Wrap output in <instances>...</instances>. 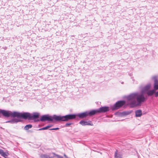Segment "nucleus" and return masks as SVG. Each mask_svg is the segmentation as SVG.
<instances>
[{"instance_id":"f257e3e1","label":"nucleus","mask_w":158,"mask_h":158,"mask_svg":"<svg viewBox=\"0 0 158 158\" xmlns=\"http://www.w3.org/2000/svg\"><path fill=\"white\" fill-rule=\"evenodd\" d=\"M152 79L154 81V89L150 90L152 85L148 84L141 89V92L132 93L126 96L125 98L127 101V103L131 106L134 107L139 106L141 103L144 101L145 98L144 94L147 93L148 95L151 96L155 93L156 90H158V80L156 76L152 77Z\"/></svg>"},{"instance_id":"f03ea898","label":"nucleus","mask_w":158,"mask_h":158,"mask_svg":"<svg viewBox=\"0 0 158 158\" xmlns=\"http://www.w3.org/2000/svg\"><path fill=\"white\" fill-rule=\"evenodd\" d=\"M76 118V115L74 114H69L64 116L53 115L52 116V122L54 120L56 121H65L70 119H73Z\"/></svg>"},{"instance_id":"7ed1b4c3","label":"nucleus","mask_w":158,"mask_h":158,"mask_svg":"<svg viewBox=\"0 0 158 158\" xmlns=\"http://www.w3.org/2000/svg\"><path fill=\"white\" fill-rule=\"evenodd\" d=\"M31 114L27 112L19 113L15 112V117L22 118L25 119L31 118Z\"/></svg>"},{"instance_id":"20e7f679","label":"nucleus","mask_w":158,"mask_h":158,"mask_svg":"<svg viewBox=\"0 0 158 158\" xmlns=\"http://www.w3.org/2000/svg\"><path fill=\"white\" fill-rule=\"evenodd\" d=\"M0 113H1L4 116L6 117H15V112H12L0 109Z\"/></svg>"},{"instance_id":"39448f33","label":"nucleus","mask_w":158,"mask_h":158,"mask_svg":"<svg viewBox=\"0 0 158 158\" xmlns=\"http://www.w3.org/2000/svg\"><path fill=\"white\" fill-rule=\"evenodd\" d=\"M40 120L41 121H48L52 122V116H49L48 114L43 115L41 117Z\"/></svg>"},{"instance_id":"423d86ee","label":"nucleus","mask_w":158,"mask_h":158,"mask_svg":"<svg viewBox=\"0 0 158 158\" xmlns=\"http://www.w3.org/2000/svg\"><path fill=\"white\" fill-rule=\"evenodd\" d=\"M125 103L124 101H121L117 102L114 106V107L113 109H118L121 106H122Z\"/></svg>"},{"instance_id":"0eeeda50","label":"nucleus","mask_w":158,"mask_h":158,"mask_svg":"<svg viewBox=\"0 0 158 158\" xmlns=\"http://www.w3.org/2000/svg\"><path fill=\"white\" fill-rule=\"evenodd\" d=\"M79 123L83 126L86 125H93V123H91V121H87L82 120Z\"/></svg>"},{"instance_id":"6e6552de","label":"nucleus","mask_w":158,"mask_h":158,"mask_svg":"<svg viewBox=\"0 0 158 158\" xmlns=\"http://www.w3.org/2000/svg\"><path fill=\"white\" fill-rule=\"evenodd\" d=\"M109 110V108L108 107L105 106L101 107L98 109V113L105 112L108 111Z\"/></svg>"},{"instance_id":"1a4fd4ad","label":"nucleus","mask_w":158,"mask_h":158,"mask_svg":"<svg viewBox=\"0 0 158 158\" xmlns=\"http://www.w3.org/2000/svg\"><path fill=\"white\" fill-rule=\"evenodd\" d=\"M76 115V117L77 116L81 118H83L88 116V112L86 111L83 113L78 114Z\"/></svg>"},{"instance_id":"9d476101","label":"nucleus","mask_w":158,"mask_h":158,"mask_svg":"<svg viewBox=\"0 0 158 158\" xmlns=\"http://www.w3.org/2000/svg\"><path fill=\"white\" fill-rule=\"evenodd\" d=\"M40 113L37 112L33 113L31 114V118H36L39 117L40 116Z\"/></svg>"},{"instance_id":"9b49d317","label":"nucleus","mask_w":158,"mask_h":158,"mask_svg":"<svg viewBox=\"0 0 158 158\" xmlns=\"http://www.w3.org/2000/svg\"><path fill=\"white\" fill-rule=\"evenodd\" d=\"M88 112V115L91 116L95 114L98 113V110H92Z\"/></svg>"},{"instance_id":"f8f14e48","label":"nucleus","mask_w":158,"mask_h":158,"mask_svg":"<svg viewBox=\"0 0 158 158\" xmlns=\"http://www.w3.org/2000/svg\"><path fill=\"white\" fill-rule=\"evenodd\" d=\"M135 114L136 117H140L142 115V112L140 110H138L135 111Z\"/></svg>"},{"instance_id":"ddd939ff","label":"nucleus","mask_w":158,"mask_h":158,"mask_svg":"<svg viewBox=\"0 0 158 158\" xmlns=\"http://www.w3.org/2000/svg\"><path fill=\"white\" fill-rule=\"evenodd\" d=\"M115 158H122V155L120 153L118 152L117 151H116L115 153Z\"/></svg>"},{"instance_id":"4468645a","label":"nucleus","mask_w":158,"mask_h":158,"mask_svg":"<svg viewBox=\"0 0 158 158\" xmlns=\"http://www.w3.org/2000/svg\"><path fill=\"white\" fill-rule=\"evenodd\" d=\"M32 125L30 124L26 125L24 127V129L25 130H27L28 129L31 128L32 127Z\"/></svg>"},{"instance_id":"2eb2a0df","label":"nucleus","mask_w":158,"mask_h":158,"mask_svg":"<svg viewBox=\"0 0 158 158\" xmlns=\"http://www.w3.org/2000/svg\"><path fill=\"white\" fill-rule=\"evenodd\" d=\"M40 157L41 158H52V157H50L49 156L45 154L41 155Z\"/></svg>"},{"instance_id":"dca6fc26","label":"nucleus","mask_w":158,"mask_h":158,"mask_svg":"<svg viewBox=\"0 0 158 158\" xmlns=\"http://www.w3.org/2000/svg\"><path fill=\"white\" fill-rule=\"evenodd\" d=\"M9 155V153L8 152H4V153L2 154V156H3L5 157V156H7Z\"/></svg>"},{"instance_id":"f3484780","label":"nucleus","mask_w":158,"mask_h":158,"mask_svg":"<svg viewBox=\"0 0 158 158\" xmlns=\"http://www.w3.org/2000/svg\"><path fill=\"white\" fill-rule=\"evenodd\" d=\"M52 154L54 155V156H56L57 157V158H63L62 156L56 155L54 153H52Z\"/></svg>"},{"instance_id":"a211bd4d","label":"nucleus","mask_w":158,"mask_h":158,"mask_svg":"<svg viewBox=\"0 0 158 158\" xmlns=\"http://www.w3.org/2000/svg\"><path fill=\"white\" fill-rule=\"evenodd\" d=\"M19 121L18 119H14L12 121H11V122H12V123H17Z\"/></svg>"},{"instance_id":"6ab92c4d","label":"nucleus","mask_w":158,"mask_h":158,"mask_svg":"<svg viewBox=\"0 0 158 158\" xmlns=\"http://www.w3.org/2000/svg\"><path fill=\"white\" fill-rule=\"evenodd\" d=\"M4 152H3V151L2 150V149H1L0 150V154H1L2 155V154H3L4 153Z\"/></svg>"},{"instance_id":"aec40b11","label":"nucleus","mask_w":158,"mask_h":158,"mask_svg":"<svg viewBox=\"0 0 158 158\" xmlns=\"http://www.w3.org/2000/svg\"><path fill=\"white\" fill-rule=\"evenodd\" d=\"M59 129V128H56L51 129L50 130H58Z\"/></svg>"},{"instance_id":"412c9836","label":"nucleus","mask_w":158,"mask_h":158,"mask_svg":"<svg viewBox=\"0 0 158 158\" xmlns=\"http://www.w3.org/2000/svg\"><path fill=\"white\" fill-rule=\"evenodd\" d=\"M71 124V123H67L66 124L65 126L66 127L69 126H70Z\"/></svg>"},{"instance_id":"4be33fe9","label":"nucleus","mask_w":158,"mask_h":158,"mask_svg":"<svg viewBox=\"0 0 158 158\" xmlns=\"http://www.w3.org/2000/svg\"><path fill=\"white\" fill-rule=\"evenodd\" d=\"M155 96L156 97H157L158 96V92H155Z\"/></svg>"},{"instance_id":"5701e85b","label":"nucleus","mask_w":158,"mask_h":158,"mask_svg":"<svg viewBox=\"0 0 158 158\" xmlns=\"http://www.w3.org/2000/svg\"><path fill=\"white\" fill-rule=\"evenodd\" d=\"M48 128H49V127H48V126L44 127V130H47L48 129Z\"/></svg>"},{"instance_id":"b1692460","label":"nucleus","mask_w":158,"mask_h":158,"mask_svg":"<svg viewBox=\"0 0 158 158\" xmlns=\"http://www.w3.org/2000/svg\"><path fill=\"white\" fill-rule=\"evenodd\" d=\"M44 130V127H43V128H40V129H39V130H40H40Z\"/></svg>"},{"instance_id":"393cba45","label":"nucleus","mask_w":158,"mask_h":158,"mask_svg":"<svg viewBox=\"0 0 158 158\" xmlns=\"http://www.w3.org/2000/svg\"><path fill=\"white\" fill-rule=\"evenodd\" d=\"M52 125H48V127H49V128H50V127H52Z\"/></svg>"},{"instance_id":"a878e982","label":"nucleus","mask_w":158,"mask_h":158,"mask_svg":"<svg viewBox=\"0 0 158 158\" xmlns=\"http://www.w3.org/2000/svg\"><path fill=\"white\" fill-rule=\"evenodd\" d=\"M64 156L65 157V158H67V156H66V155H65V154H64Z\"/></svg>"},{"instance_id":"bb28decb","label":"nucleus","mask_w":158,"mask_h":158,"mask_svg":"<svg viewBox=\"0 0 158 158\" xmlns=\"http://www.w3.org/2000/svg\"><path fill=\"white\" fill-rule=\"evenodd\" d=\"M1 117V116L0 115V117Z\"/></svg>"}]
</instances>
